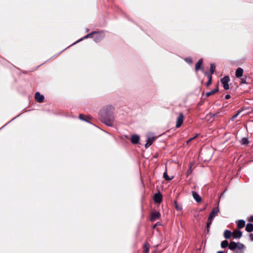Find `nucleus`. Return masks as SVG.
I'll list each match as a JSON object with an SVG mask.
<instances>
[{
	"label": "nucleus",
	"instance_id": "1",
	"mask_svg": "<svg viewBox=\"0 0 253 253\" xmlns=\"http://www.w3.org/2000/svg\"><path fill=\"white\" fill-rule=\"evenodd\" d=\"M113 109V107L112 106H109L106 108V110L102 109L100 111L99 114L101 117L102 121L108 126H111L113 124V119H112L111 120H107L106 119V116H107L108 114L107 110L108 111V112H112Z\"/></svg>",
	"mask_w": 253,
	"mask_h": 253
},
{
	"label": "nucleus",
	"instance_id": "2",
	"mask_svg": "<svg viewBox=\"0 0 253 253\" xmlns=\"http://www.w3.org/2000/svg\"><path fill=\"white\" fill-rule=\"evenodd\" d=\"M229 248L232 251H236L238 250L239 252L238 253H244V250L246 248L245 246L240 242L236 243L235 242H231L229 244Z\"/></svg>",
	"mask_w": 253,
	"mask_h": 253
},
{
	"label": "nucleus",
	"instance_id": "3",
	"mask_svg": "<svg viewBox=\"0 0 253 253\" xmlns=\"http://www.w3.org/2000/svg\"><path fill=\"white\" fill-rule=\"evenodd\" d=\"M155 137L154 136L153 134L152 133H148L147 134V142L145 144V147H149L155 140Z\"/></svg>",
	"mask_w": 253,
	"mask_h": 253
},
{
	"label": "nucleus",
	"instance_id": "4",
	"mask_svg": "<svg viewBox=\"0 0 253 253\" xmlns=\"http://www.w3.org/2000/svg\"><path fill=\"white\" fill-rule=\"evenodd\" d=\"M220 82L224 87L226 90L229 89V85L228 84L230 82V78L228 76H225L220 80Z\"/></svg>",
	"mask_w": 253,
	"mask_h": 253
},
{
	"label": "nucleus",
	"instance_id": "5",
	"mask_svg": "<svg viewBox=\"0 0 253 253\" xmlns=\"http://www.w3.org/2000/svg\"><path fill=\"white\" fill-rule=\"evenodd\" d=\"M92 35L93 36V37L94 39V41L96 42L99 41L101 40V39H102V35L101 34L95 33H92V34L87 35V36H86L84 37V38H89Z\"/></svg>",
	"mask_w": 253,
	"mask_h": 253
},
{
	"label": "nucleus",
	"instance_id": "6",
	"mask_svg": "<svg viewBox=\"0 0 253 253\" xmlns=\"http://www.w3.org/2000/svg\"><path fill=\"white\" fill-rule=\"evenodd\" d=\"M183 122V115L182 113H180L179 114L178 117L177 118L176 127L177 128L179 127L182 125Z\"/></svg>",
	"mask_w": 253,
	"mask_h": 253
},
{
	"label": "nucleus",
	"instance_id": "7",
	"mask_svg": "<svg viewBox=\"0 0 253 253\" xmlns=\"http://www.w3.org/2000/svg\"><path fill=\"white\" fill-rule=\"evenodd\" d=\"M154 200L156 203H161L162 201V195L160 193L155 194L154 196Z\"/></svg>",
	"mask_w": 253,
	"mask_h": 253
},
{
	"label": "nucleus",
	"instance_id": "8",
	"mask_svg": "<svg viewBox=\"0 0 253 253\" xmlns=\"http://www.w3.org/2000/svg\"><path fill=\"white\" fill-rule=\"evenodd\" d=\"M219 210L218 208H214L210 213L209 219H212V218L219 212Z\"/></svg>",
	"mask_w": 253,
	"mask_h": 253
},
{
	"label": "nucleus",
	"instance_id": "9",
	"mask_svg": "<svg viewBox=\"0 0 253 253\" xmlns=\"http://www.w3.org/2000/svg\"><path fill=\"white\" fill-rule=\"evenodd\" d=\"M160 217V213L158 211L152 212L151 215V220L154 221L159 219Z\"/></svg>",
	"mask_w": 253,
	"mask_h": 253
},
{
	"label": "nucleus",
	"instance_id": "10",
	"mask_svg": "<svg viewBox=\"0 0 253 253\" xmlns=\"http://www.w3.org/2000/svg\"><path fill=\"white\" fill-rule=\"evenodd\" d=\"M35 99L39 102H42L44 100L43 95L41 94L39 92L35 94Z\"/></svg>",
	"mask_w": 253,
	"mask_h": 253
},
{
	"label": "nucleus",
	"instance_id": "11",
	"mask_svg": "<svg viewBox=\"0 0 253 253\" xmlns=\"http://www.w3.org/2000/svg\"><path fill=\"white\" fill-rule=\"evenodd\" d=\"M232 236L234 238H240L242 236V233L239 230H235L232 233Z\"/></svg>",
	"mask_w": 253,
	"mask_h": 253
},
{
	"label": "nucleus",
	"instance_id": "12",
	"mask_svg": "<svg viewBox=\"0 0 253 253\" xmlns=\"http://www.w3.org/2000/svg\"><path fill=\"white\" fill-rule=\"evenodd\" d=\"M192 196L194 199L198 203H200L202 201V198L199 195V194L195 192H192Z\"/></svg>",
	"mask_w": 253,
	"mask_h": 253
},
{
	"label": "nucleus",
	"instance_id": "13",
	"mask_svg": "<svg viewBox=\"0 0 253 253\" xmlns=\"http://www.w3.org/2000/svg\"><path fill=\"white\" fill-rule=\"evenodd\" d=\"M130 140L132 143L136 144L139 140V137L137 135H133L131 136Z\"/></svg>",
	"mask_w": 253,
	"mask_h": 253
},
{
	"label": "nucleus",
	"instance_id": "14",
	"mask_svg": "<svg viewBox=\"0 0 253 253\" xmlns=\"http://www.w3.org/2000/svg\"><path fill=\"white\" fill-rule=\"evenodd\" d=\"M223 235L225 239H229L232 236V233L228 230H225Z\"/></svg>",
	"mask_w": 253,
	"mask_h": 253
},
{
	"label": "nucleus",
	"instance_id": "15",
	"mask_svg": "<svg viewBox=\"0 0 253 253\" xmlns=\"http://www.w3.org/2000/svg\"><path fill=\"white\" fill-rule=\"evenodd\" d=\"M243 73V70L241 68H238L236 71V76L237 78H240L242 76Z\"/></svg>",
	"mask_w": 253,
	"mask_h": 253
},
{
	"label": "nucleus",
	"instance_id": "16",
	"mask_svg": "<svg viewBox=\"0 0 253 253\" xmlns=\"http://www.w3.org/2000/svg\"><path fill=\"white\" fill-rule=\"evenodd\" d=\"M150 245L146 242L143 246V253H148L150 248Z\"/></svg>",
	"mask_w": 253,
	"mask_h": 253
},
{
	"label": "nucleus",
	"instance_id": "17",
	"mask_svg": "<svg viewBox=\"0 0 253 253\" xmlns=\"http://www.w3.org/2000/svg\"><path fill=\"white\" fill-rule=\"evenodd\" d=\"M218 91V87H216L215 89H213L212 90L207 92L206 94V96L209 97V96L213 94L214 93L217 92Z\"/></svg>",
	"mask_w": 253,
	"mask_h": 253
},
{
	"label": "nucleus",
	"instance_id": "18",
	"mask_svg": "<svg viewBox=\"0 0 253 253\" xmlns=\"http://www.w3.org/2000/svg\"><path fill=\"white\" fill-rule=\"evenodd\" d=\"M246 230L248 232H252L253 230V224L251 223L247 224L246 227Z\"/></svg>",
	"mask_w": 253,
	"mask_h": 253
},
{
	"label": "nucleus",
	"instance_id": "19",
	"mask_svg": "<svg viewBox=\"0 0 253 253\" xmlns=\"http://www.w3.org/2000/svg\"><path fill=\"white\" fill-rule=\"evenodd\" d=\"M203 63L202 59H200L198 62L196 63L195 66V69L196 71H198V70L200 69L201 68V66Z\"/></svg>",
	"mask_w": 253,
	"mask_h": 253
},
{
	"label": "nucleus",
	"instance_id": "20",
	"mask_svg": "<svg viewBox=\"0 0 253 253\" xmlns=\"http://www.w3.org/2000/svg\"><path fill=\"white\" fill-rule=\"evenodd\" d=\"M245 225V221L243 220H240L237 222V226L239 228H243Z\"/></svg>",
	"mask_w": 253,
	"mask_h": 253
},
{
	"label": "nucleus",
	"instance_id": "21",
	"mask_svg": "<svg viewBox=\"0 0 253 253\" xmlns=\"http://www.w3.org/2000/svg\"><path fill=\"white\" fill-rule=\"evenodd\" d=\"M228 245V242L227 240H224L221 242V247L222 248H225L227 247Z\"/></svg>",
	"mask_w": 253,
	"mask_h": 253
},
{
	"label": "nucleus",
	"instance_id": "22",
	"mask_svg": "<svg viewBox=\"0 0 253 253\" xmlns=\"http://www.w3.org/2000/svg\"><path fill=\"white\" fill-rule=\"evenodd\" d=\"M241 143L242 145H247L249 142L247 138H243L241 140Z\"/></svg>",
	"mask_w": 253,
	"mask_h": 253
},
{
	"label": "nucleus",
	"instance_id": "23",
	"mask_svg": "<svg viewBox=\"0 0 253 253\" xmlns=\"http://www.w3.org/2000/svg\"><path fill=\"white\" fill-rule=\"evenodd\" d=\"M209 81L206 84L207 86H210L211 84L212 77L211 75H208Z\"/></svg>",
	"mask_w": 253,
	"mask_h": 253
},
{
	"label": "nucleus",
	"instance_id": "24",
	"mask_svg": "<svg viewBox=\"0 0 253 253\" xmlns=\"http://www.w3.org/2000/svg\"><path fill=\"white\" fill-rule=\"evenodd\" d=\"M215 65L214 64H211V69H210V71H211V74L214 73V71H215Z\"/></svg>",
	"mask_w": 253,
	"mask_h": 253
},
{
	"label": "nucleus",
	"instance_id": "25",
	"mask_svg": "<svg viewBox=\"0 0 253 253\" xmlns=\"http://www.w3.org/2000/svg\"><path fill=\"white\" fill-rule=\"evenodd\" d=\"M164 177L166 180H170L173 178V177H169L166 172L164 173Z\"/></svg>",
	"mask_w": 253,
	"mask_h": 253
},
{
	"label": "nucleus",
	"instance_id": "26",
	"mask_svg": "<svg viewBox=\"0 0 253 253\" xmlns=\"http://www.w3.org/2000/svg\"><path fill=\"white\" fill-rule=\"evenodd\" d=\"M174 205L175 209L178 211L182 210V208L180 206H179L176 201L174 202Z\"/></svg>",
	"mask_w": 253,
	"mask_h": 253
},
{
	"label": "nucleus",
	"instance_id": "27",
	"mask_svg": "<svg viewBox=\"0 0 253 253\" xmlns=\"http://www.w3.org/2000/svg\"><path fill=\"white\" fill-rule=\"evenodd\" d=\"M211 222H212V219H208V222L207 224V227L208 228V231L209 230V228H210V226L211 225Z\"/></svg>",
	"mask_w": 253,
	"mask_h": 253
},
{
	"label": "nucleus",
	"instance_id": "28",
	"mask_svg": "<svg viewBox=\"0 0 253 253\" xmlns=\"http://www.w3.org/2000/svg\"><path fill=\"white\" fill-rule=\"evenodd\" d=\"M85 118H89V117H86V116H84L83 115H80V116H79V118L81 120L86 121V119Z\"/></svg>",
	"mask_w": 253,
	"mask_h": 253
},
{
	"label": "nucleus",
	"instance_id": "29",
	"mask_svg": "<svg viewBox=\"0 0 253 253\" xmlns=\"http://www.w3.org/2000/svg\"><path fill=\"white\" fill-rule=\"evenodd\" d=\"M241 111H239L238 113H237L235 115H234L232 117V121H234V119L239 115V114L240 113Z\"/></svg>",
	"mask_w": 253,
	"mask_h": 253
},
{
	"label": "nucleus",
	"instance_id": "30",
	"mask_svg": "<svg viewBox=\"0 0 253 253\" xmlns=\"http://www.w3.org/2000/svg\"><path fill=\"white\" fill-rule=\"evenodd\" d=\"M197 134L195 136H194V137H192V138H191L189 139V140L186 142L187 144H188L190 141H191L192 140H193L194 139H195V138L197 137Z\"/></svg>",
	"mask_w": 253,
	"mask_h": 253
},
{
	"label": "nucleus",
	"instance_id": "31",
	"mask_svg": "<svg viewBox=\"0 0 253 253\" xmlns=\"http://www.w3.org/2000/svg\"><path fill=\"white\" fill-rule=\"evenodd\" d=\"M248 221L250 222H253V216H250L248 219Z\"/></svg>",
	"mask_w": 253,
	"mask_h": 253
},
{
	"label": "nucleus",
	"instance_id": "32",
	"mask_svg": "<svg viewBox=\"0 0 253 253\" xmlns=\"http://www.w3.org/2000/svg\"><path fill=\"white\" fill-rule=\"evenodd\" d=\"M225 98L226 99H228L230 98V95L229 94L226 95L225 96Z\"/></svg>",
	"mask_w": 253,
	"mask_h": 253
},
{
	"label": "nucleus",
	"instance_id": "33",
	"mask_svg": "<svg viewBox=\"0 0 253 253\" xmlns=\"http://www.w3.org/2000/svg\"><path fill=\"white\" fill-rule=\"evenodd\" d=\"M217 253H224L222 251H218V252H217Z\"/></svg>",
	"mask_w": 253,
	"mask_h": 253
},
{
	"label": "nucleus",
	"instance_id": "34",
	"mask_svg": "<svg viewBox=\"0 0 253 253\" xmlns=\"http://www.w3.org/2000/svg\"><path fill=\"white\" fill-rule=\"evenodd\" d=\"M251 239L253 241V235H251Z\"/></svg>",
	"mask_w": 253,
	"mask_h": 253
}]
</instances>
